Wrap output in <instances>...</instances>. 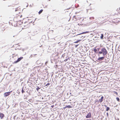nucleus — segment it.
I'll return each instance as SVG.
<instances>
[{"mask_svg":"<svg viewBox=\"0 0 120 120\" xmlns=\"http://www.w3.org/2000/svg\"><path fill=\"white\" fill-rule=\"evenodd\" d=\"M74 18L75 19L77 20H80L81 19V16H80L75 15L74 16Z\"/></svg>","mask_w":120,"mask_h":120,"instance_id":"obj_5","label":"nucleus"},{"mask_svg":"<svg viewBox=\"0 0 120 120\" xmlns=\"http://www.w3.org/2000/svg\"><path fill=\"white\" fill-rule=\"evenodd\" d=\"M69 57H68V58H67V59L65 60H64V61H65V62L66 61H67L68 60V59H69Z\"/></svg>","mask_w":120,"mask_h":120,"instance_id":"obj_23","label":"nucleus"},{"mask_svg":"<svg viewBox=\"0 0 120 120\" xmlns=\"http://www.w3.org/2000/svg\"><path fill=\"white\" fill-rule=\"evenodd\" d=\"M3 80V79H2L1 77V76H0V83Z\"/></svg>","mask_w":120,"mask_h":120,"instance_id":"obj_21","label":"nucleus"},{"mask_svg":"<svg viewBox=\"0 0 120 120\" xmlns=\"http://www.w3.org/2000/svg\"><path fill=\"white\" fill-rule=\"evenodd\" d=\"M15 56H18V55H15Z\"/></svg>","mask_w":120,"mask_h":120,"instance_id":"obj_31","label":"nucleus"},{"mask_svg":"<svg viewBox=\"0 0 120 120\" xmlns=\"http://www.w3.org/2000/svg\"><path fill=\"white\" fill-rule=\"evenodd\" d=\"M83 24V23L81 22L80 23H79L78 24V25H82Z\"/></svg>","mask_w":120,"mask_h":120,"instance_id":"obj_18","label":"nucleus"},{"mask_svg":"<svg viewBox=\"0 0 120 120\" xmlns=\"http://www.w3.org/2000/svg\"><path fill=\"white\" fill-rule=\"evenodd\" d=\"M22 10L21 9V7H19L15 9V14L17 15L16 17H15L14 19H15L17 18H19L22 17V15L21 14L22 12Z\"/></svg>","mask_w":120,"mask_h":120,"instance_id":"obj_1","label":"nucleus"},{"mask_svg":"<svg viewBox=\"0 0 120 120\" xmlns=\"http://www.w3.org/2000/svg\"><path fill=\"white\" fill-rule=\"evenodd\" d=\"M93 51L95 53H98L97 50L96 48H94Z\"/></svg>","mask_w":120,"mask_h":120,"instance_id":"obj_13","label":"nucleus"},{"mask_svg":"<svg viewBox=\"0 0 120 120\" xmlns=\"http://www.w3.org/2000/svg\"><path fill=\"white\" fill-rule=\"evenodd\" d=\"M116 98V100H117V101H118V102H120V100L119 98H118V97Z\"/></svg>","mask_w":120,"mask_h":120,"instance_id":"obj_19","label":"nucleus"},{"mask_svg":"<svg viewBox=\"0 0 120 120\" xmlns=\"http://www.w3.org/2000/svg\"><path fill=\"white\" fill-rule=\"evenodd\" d=\"M39 89H40V88H39L38 87V88H37V90H38Z\"/></svg>","mask_w":120,"mask_h":120,"instance_id":"obj_29","label":"nucleus"},{"mask_svg":"<svg viewBox=\"0 0 120 120\" xmlns=\"http://www.w3.org/2000/svg\"><path fill=\"white\" fill-rule=\"evenodd\" d=\"M0 27L1 30L3 31L5 30L4 28L5 26L4 25L2 24H0Z\"/></svg>","mask_w":120,"mask_h":120,"instance_id":"obj_6","label":"nucleus"},{"mask_svg":"<svg viewBox=\"0 0 120 120\" xmlns=\"http://www.w3.org/2000/svg\"><path fill=\"white\" fill-rule=\"evenodd\" d=\"M67 108H72V107L70 105H66Z\"/></svg>","mask_w":120,"mask_h":120,"instance_id":"obj_16","label":"nucleus"},{"mask_svg":"<svg viewBox=\"0 0 120 120\" xmlns=\"http://www.w3.org/2000/svg\"><path fill=\"white\" fill-rule=\"evenodd\" d=\"M83 20V19L82 20Z\"/></svg>","mask_w":120,"mask_h":120,"instance_id":"obj_34","label":"nucleus"},{"mask_svg":"<svg viewBox=\"0 0 120 120\" xmlns=\"http://www.w3.org/2000/svg\"><path fill=\"white\" fill-rule=\"evenodd\" d=\"M105 58V56L104 57H99L98 59V60H103Z\"/></svg>","mask_w":120,"mask_h":120,"instance_id":"obj_10","label":"nucleus"},{"mask_svg":"<svg viewBox=\"0 0 120 120\" xmlns=\"http://www.w3.org/2000/svg\"><path fill=\"white\" fill-rule=\"evenodd\" d=\"M23 58V57H21L19 58H18L17 60L14 61L13 63V64H16L19 62Z\"/></svg>","mask_w":120,"mask_h":120,"instance_id":"obj_4","label":"nucleus"},{"mask_svg":"<svg viewBox=\"0 0 120 120\" xmlns=\"http://www.w3.org/2000/svg\"><path fill=\"white\" fill-rule=\"evenodd\" d=\"M103 99L104 97L103 96H102L101 98L99 100V101L101 103L103 101Z\"/></svg>","mask_w":120,"mask_h":120,"instance_id":"obj_11","label":"nucleus"},{"mask_svg":"<svg viewBox=\"0 0 120 120\" xmlns=\"http://www.w3.org/2000/svg\"><path fill=\"white\" fill-rule=\"evenodd\" d=\"M55 10H53V11H54Z\"/></svg>","mask_w":120,"mask_h":120,"instance_id":"obj_33","label":"nucleus"},{"mask_svg":"<svg viewBox=\"0 0 120 120\" xmlns=\"http://www.w3.org/2000/svg\"><path fill=\"white\" fill-rule=\"evenodd\" d=\"M13 55H15V54H13Z\"/></svg>","mask_w":120,"mask_h":120,"instance_id":"obj_32","label":"nucleus"},{"mask_svg":"<svg viewBox=\"0 0 120 120\" xmlns=\"http://www.w3.org/2000/svg\"><path fill=\"white\" fill-rule=\"evenodd\" d=\"M109 109V108L108 107H107L106 109V111H108Z\"/></svg>","mask_w":120,"mask_h":120,"instance_id":"obj_20","label":"nucleus"},{"mask_svg":"<svg viewBox=\"0 0 120 120\" xmlns=\"http://www.w3.org/2000/svg\"><path fill=\"white\" fill-rule=\"evenodd\" d=\"M43 9H41L38 12V14H41L43 11Z\"/></svg>","mask_w":120,"mask_h":120,"instance_id":"obj_15","label":"nucleus"},{"mask_svg":"<svg viewBox=\"0 0 120 120\" xmlns=\"http://www.w3.org/2000/svg\"><path fill=\"white\" fill-rule=\"evenodd\" d=\"M79 38H81L80 37H79V36H77L76 37V39L77 40L75 42H74V43H78L79 42V41H80L81 40L79 39Z\"/></svg>","mask_w":120,"mask_h":120,"instance_id":"obj_9","label":"nucleus"},{"mask_svg":"<svg viewBox=\"0 0 120 120\" xmlns=\"http://www.w3.org/2000/svg\"><path fill=\"white\" fill-rule=\"evenodd\" d=\"M16 47H18L16 48V49H20V46L19 45L17 44L16 45Z\"/></svg>","mask_w":120,"mask_h":120,"instance_id":"obj_14","label":"nucleus"},{"mask_svg":"<svg viewBox=\"0 0 120 120\" xmlns=\"http://www.w3.org/2000/svg\"><path fill=\"white\" fill-rule=\"evenodd\" d=\"M108 52L106 49L104 48H103L101 49V51L99 52L98 54H102L104 56L105 55H106Z\"/></svg>","mask_w":120,"mask_h":120,"instance_id":"obj_3","label":"nucleus"},{"mask_svg":"<svg viewBox=\"0 0 120 120\" xmlns=\"http://www.w3.org/2000/svg\"><path fill=\"white\" fill-rule=\"evenodd\" d=\"M104 37L103 35V34H102L101 35V36L100 37V38L101 39H103V38Z\"/></svg>","mask_w":120,"mask_h":120,"instance_id":"obj_17","label":"nucleus"},{"mask_svg":"<svg viewBox=\"0 0 120 120\" xmlns=\"http://www.w3.org/2000/svg\"><path fill=\"white\" fill-rule=\"evenodd\" d=\"M24 92H25V91L24 90L23 88L22 90V93H23Z\"/></svg>","mask_w":120,"mask_h":120,"instance_id":"obj_24","label":"nucleus"},{"mask_svg":"<svg viewBox=\"0 0 120 120\" xmlns=\"http://www.w3.org/2000/svg\"><path fill=\"white\" fill-rule=\"evenodd\" d=\"M86 120H91L90 119H87Z\"/></svg>","mask_w":120,"mask_h":120,"instance_id":"obj_30","label":"nucleus"},{"mask_svg":"<svg viewBox=\"0 0 120 120\" xmlns=\"http://www.w3.org/2000/svg\"><path fill=\"white\" fill-rule=\"evenodd\" d=\"M30 7H32L34 6V4L33 3L32 4H30Z\"/></svg>","mask_w":120,"mask_h":120,"instance_id":"obj_22","label":"nucleus"},{"mask_svg":"<svg viewBox=\"0 0 120 120\" xmlns=\"http://www.w3.org/2000/svg\"><path fill=\"white\" fill-rule=\"evenodd\" d=\"M91 114L90 112H89L87 114V116H86V118H89L91 117Z\"/></svg>","mask_w":120,"mask_h":120,"instance_id":"obj_8","label":"nucleus"},{"mask_svg":"<svg viewBox=\"0 0 120 120\" xmlns=\"http://www.w3.org/2000/svg\"><path fill=\"white\" fill-rule=\"evenodd\" d=\"M67 108V106L66 105V106L65 107H64L63 108L64 109H65V108Z\"/></svg>","mask_w":120,"mask_h":120,"instance_id":"obj_28","label":"nucleus"},{"mask_svg":"<svg viewBox=\"0 0 120 120\" xmlns=\"http://www.w3.org/2000/svg\"><path fill=\"white\" fill-rule=\"evenodd\" d=\"M71 8V7H70L69 8H68L67 9H65V10H68V9H70Z\"/></svg>","mask_w":120,"mask_h":120,"instance_id":"obj_25","label":"nucleus"},{"mask_svg":"<svg viewBox=\"0 0 120 120\" xmlns=\"http://www.w3.org/2000/svg\"><path fill=\"white\" fill-rule=\"evenodd\" d=\"M49 85L50 84L49 83H48L45 85V86Z\"/></svg>","mask_w":120,"mask_h":120,"instance_id":"obj_26","label":"nucleus"},{"mask_svg":"<svg viewBox=\"0 0 120 120\" xmlns=\"http://www.w3.org/2000/svg\"><path fill=\"white\" fill-rule=\"evenodd\" d=\"M31 23L30 21L26 22L23 24L24 27L22 28L23 29L28 28L30 27Z\"/></svg>","mask_w":120,"mask_h":120,"instance_id":"obj_2","label":"nucleus"},{"mask_svg":"<svg viewBox=\"0 0 120 120\" xmlns=\"http://www.w3.org/2000/svg\"><path fill=\"white\" fill-rule=\"evenodd\" d=\"M11 91H11L5 93L4 94V96L5 97H7L10 94V93L11 92Z\"/></svg>","mask_w":120,"mask_h":120,"instance_id":"obj_7","label":"nucleus"},{"mask_svg":"<svg viewBox=\"0 0 120 120\" xmlns=\"http://www.w3.org/2000/svg\"><path fill=\"white\" fill-rule=\"evenodd\" d=\"M115 92V94L116 95H118V93L117 92Z\"/></svg>","mask_w":120,"mask_h":120,"instance_id":"obj_27","label":"nucleus"},{"mask_svg":"<svg viewBox=\"0 0 120 120\" xmlns=\"http://www.w3.org/2000/svg\"><path fill=\"white\" fill-rule=\"evenodd\" d=\"M4 116V115L3 114L1 113H0V117L1 119H2Z\"/></svg>","mask_w":120,"mask_h":120,"instance_id":"obj_12","label":"nucleus"}]
</instances>
